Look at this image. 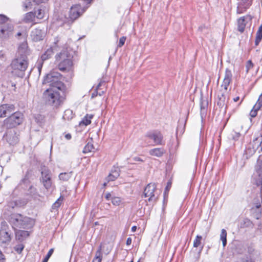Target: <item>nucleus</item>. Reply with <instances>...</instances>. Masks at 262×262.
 Listing matches in <instances>:
<instances>
[{
	"label": "nucleus",
	"mask_w": 262,
	"mask_h": 262,
	"mask_svg": "<svg viewBox=\"0 0 262 262\" xmlns=\"http://www.w3.org/2000/svg\"><path fill=\"white\" fill-rule=\"evenodd\" d=\"M252 183L256 185L258 192L256 194L255 198L253 202L252 209L255 208L258 210V212H261V203L262 202L261 191L262 188V156L260 155L257 159V164L255 166V171L254 172L252 178Z\"/></svg>",
	"instance_id": "nucleus-1"
},
{
	"label": "nucleus",
	"mask_w": 262,
	"mask_h": 262,
	"mask_svg": "<svg viewBox=\"0 0 262 262\" xmlns=\"http://www.w3.org/2000/svg\"><path fill=\"white\" fill-rule=\"evenodd\" d=\"M59 91L53 89H47L43 93V99L48 104L55 107H58L64 100V98L60 95Z\"/></svg>",
	"instance_id": "nucleus-2"
},
{
	"label": "nucleus",
	"mask_w": 262,
	"mask_h": 262,
	"mask_svg": "<svg viewBox=\"0 0 262 262\" xmlns=\"http://www.w3.org/2000/svg\"><path fill=\"white\" fill-rule=\"evenodd\" d=\"M10 222L14 228L30 229L34 225V220L19 214H12L10 219Z\"/></svg>",
	"instance_id": "nucleus-3"
},
{
	"label": "nucleus",
	"mask_w": 262,
	"mask_h": 262,
	"mask_svg": "<svg viewBox=\"0 0 262 262\" xmlns=\"http://www.w3.org/2000/svg\"><path fill=\"white\" fill-rule=\"evenodd\" d=\"M73 56L67 50L62 51L56 56V61L58 63V68L60 71L70 70L72 66Z\"/></svg>",
	"instance_id": "nucleus-4"
},
{
	"label": "nucleus",
	"mask_w": 262,
	"mask_h": 262,
	"mask_svg": "<svg viewBox=\"0 0 262 262\" xmlns=\"http://www.w3.org/2000/svg\"><path fill=\"white\" fill-rule=\"evenodd\" d=\"M28 63L26 56L16 55V58L13 59L11 63V67L12 69V73H15L18 76H23L24 72L28 67Z\"/></svg>",
	"instance_id": "nucleus-5"
},
{
	"label": "nucleus",
	"mask_w": 262,
	"mask_h": 262,
	"mask_svg": "<svg viewBox=\"0 0 262 262\" xmlns=\"http://www.w3.org/2000/svg\"><path fill=\"white\" fill-rule=\"evenodd\" d=\"M60 74L57 72H52L47 74L43 81V84H48L49 89L58 90L61 91L64 89L63 83L60 81Z\"/></svg>",
	"instance_id": "nucleus-6"
},
{
	"label": "nucleus",
	"mask_w": 262,
	"mask_h": 262,
	"mask_svg": "<svg viewBox=\"0 0 262 262\" xmlns=\"http://www.w3.org/2000/svg\"><path fill=\"white\" fill-rule=\"evenodd\" d=\"M23 116L21 113L15 112L5 120V125L7 128L14 127L22 123Z\"/></svg>",
	"instance_id": "nucleus-7"
},
{
	"label": "nucleus",
	"mask_w": 262,
	"mask_h": 262,
	"mask_svg": "<svg viewBox=\"0 0 262 262\" xmlns=\"http://www.w3.org/2000/svg\"><path fill=\"white\" fill-rule=\"evenodd\" d=\"M158 195L155 183L148 184L144 189V197L148 198V201L149 202H155L158 199Z\"/></svg>",
	"instance_id": "nucleus-8"
},
{
	"label": "nucleus",
	"mask_w": 262,
	"mask_h": 262,
	"mask_svg": "<svg viewBox=\"0 0 262 262\" xmlns=\"http://www.w3.org/2000/svg\"><path fill=\"white\" fill-rule=\"evenodd\" d=\"M88 8V6L82 7L80 4H76L71 7L69 12V17L75 20L81 16Z\"/></svg>",
	"instance_id": "nucleus-9"
},
{
	"label": "nucleus",
	"mask_w": 262,
	"mask_h": 262,
	"mask_svg": "<svg viewBox=\"0 0 262 262\" xmlns=\"http://www.w3.org/2000/svg\"><path fill=\"white\" fill-rule=\"evenodd\" d=\"M17 36H22L24 41L20 44L18 48V51L16 55L18 56H24L25 55L27 57L29 55V51L28 50V46L26 39L27 37V34L25 32H18L17 33Z\"/></svg>",
	"instance_id": "nucleus-10"
},
{
	"label": "nucleus",
	"mask_w": 262,
	"mask_h": 262,
	"mask_svg": "<svg viewBox=\"0 0 262 262\" xmlns=\"http://www.w3.org/2000/svg\"><path fill=\"white\" fill-rule=\"evenodd\" d=\"M14 26L10 23L0 25V37L6 39L10 37L13 33Z\"/></svg>",
	"instance_id": "nucleus-11"
},
{
	"label": "nucleus",
	"mask_w": 262,
	"mask_h": 262,
	"mask_svg": "<svg viewBox=\"0 0 262 262\" xmlns=\"http://www.w3.org/2000/svg\"><path fill=\"white\" fill-rule=\"evenodd\" d=\"M5 222L2 223V229L0 230V242L8 244L11 240V233L7 229Z\"/></svg>",
	"instance_id": "nucleus-12"
},
{
	"label": "nucleus",
	"mask_w": 262,
	"mask_h": 262,
	"mask_svg": "<svg viewBox=\"0 0 262 262\" xmlns=\"http://www.w3.org/2000/svg\"><path fill=\"white\" fill-rule=\"evenodd\" d=\"M146 137L154 141L155 145L163 144V136L161 133L158 131H152L148 132Z\"/></svg>",
	"instance_id": "nucleus-13"
},
{
	"label": "nucleus",
	"mask_w": 262,
	"mask_h": 262,
	"mask_svg": "<svg viewBox=\"0 0 262 262\" xmlns=\"http://www.w3.org/2000/svg\"><path fill=\"white\" fill-rule=\"evenodd\" d=\"M4 137L10 144H14L17 142L18 138L14 130H8Z\"/></svg>",
	"instance_id": "nucleus-14"
},
{
	"label": "nucleus",
	"mask_w": 262,
	"mask_h": 262,
	"mask_svg": "<svg viewBox=\"0 0 262 262\" xmlns=\"http://www.w3.org/2000/svg\"><path fill=\"white\" fill-rule=\"evenodd\" d=\"M45 31L39 28H35L31 31V36L34 41H38L42 40L45 36Z\"/></svg>",
	"instance_id": "nucleus-15"
},
{
	"label": "nucleus",
	"mask_w": 262,
	"mask_h": 262,
	"mask_svg": "<svg viewBox=\"0 0 262 262\" xmlns=\"http://www.w3.org/2000/svg\"><path fill=\"white\" fill-rule=\"evenodd\" d=\"M14 111V106L13 104H3L0 106V118H3L7 115L11 114Z\"/></svg>",
	"instance_id": "nucleus-16"
},
{
	"label": "nucleus",
	"mask_w": 262,
	"mask_h": 262,
	"mask_svg": "<svg viewBox=\"0 0 262 262\" xmlns=\"http://www.w3.org/2000/svg\"><path fill=\"white\" fill-rule=\"evenodd\" d=\"M232 77V74L231 71L227 69L226 70L225 77L221 85V86L226 91L228 90V86L231 81Z\"/></svg>",
	"instance_id": "nucleus-17"
},
{
	"label": "nucleus",
	"mask_w": 262,
	"mask_h": 262,
	"mask_svg": "<svg viewBox=\"0 0 262 262\" xmlns=\"http://www.w3.org/2000/svg\"><path fill=\"white\" fill-rule=\"evenodd\" d=\"M29 235V233L27 231L18 230L16 232V238L20 241H23Z\"/></svg>",
	"instance_id": "nucleus-18"
},
{
	"label": "nucleus",
	"mask_w": 262,
	"mask_h": 262,
	"mask_svg": "<svg viewBox=\"0 0 262 262\" xmlns=\"http://www.w3.org/2000/svg\"><path fill=\"white\" fill-rule=\"evenodd\" d=\"M149 153L151 156L160 157L164 154V149L162 148H155L150 149Z\"/></svg>",
	"instance_id": "nucleus-19"
},
{
	"label": "nucleus",
	"mask_w": 262,
	"mask_h": 262,
	"mask_svg": "<svg viewBox=\"0 0 262 262\" xmlns=\"http://www.w3.org/2000/svg\"><path fill=\"white\" fill-rule=\"evenodd\" d=\"M207 107V102L201 100L200 102V115L202 118L206 116Z\"/></svg>",
	"instance_id": "nucleus-20"
},
{
	"label": "nucleus",
	"mask_w": 262,
	"mask_h": 262,
	"mask_svg": "<svg viewBox=\"0 0 262 262\" xmlns=\"http://www.w3.org/2000/svg\"><path fill=\"white\" fill-rule=\"evenodd\" d=\"M228 98H227L226 95L224 94H222L221 96L219 97V100L217 102V105L221 107H223L225 106L226 107V103L228 102Z\"/></svg>",
	"instance_id": "nucleus-21"
},
{
	"label": "nucleus",
	"mask_w": 262,
	"mask_h": 262,
	"mask_svg": "<svg viewBox=\"0 0 262 262\" xmlns=\"http://www.w3.org/2000/svg\"><path fill=\"white\" fill-rule=\"evenodd\" d=\"M53 55V51L51 48L48 49L41 56L40 59L42 61H45L50 58Z\"/></svg>",
	"instance_id": "nucleus-22"
},
{
	"label": "nucleus",
	"mask_w": 262,
	"mask_h": 262,
	"mask_svg": "<svg viewBox=\"0 0 262 262\" xmlns=\"http://www.w3.org/2000/svg\"><path fill=\"white\" fill-rule=\"evenodd\" d=\"M202 239V236L199 235H197L196 236L195 238L194 239L193 243V246L194 248H198L201 247V249L200 251H201L203 249V246H201V241Z\"/></svg>",
	"instance_id": "nucleus-23"
},
{
	"label": "nucleus",
	"mask_w": 262,
	"mask_h": 262,
	"mask_svg": "<svg viewBox=\"0 0 262 262\" xmlns=\"http://www.w3.org/2000/svg\"><path fill=\"white\" fill-rule=\"evenodd\" d=\"M35 14L34 12H30L25 14L24 20L26 23L31 22L34 20Z\"/></svg>",
	"instance_id": "nucleus-24"
},
{
	"label": "nucleus",
	"mask_w": 262,
	"mask_h": 262,
	"mask_svg": "<svg viewBox=\"0 0 262 262\" xmlns=\"http://www.w3.org/2000/svg\"><path fill=\"white\" fill-rule=\"evenodd\" d=\"M93 115H88L87 114L82 119V120L80 122V124H83L85 126L89 125L91 123V119L93 118Z\"/></svg>",
	"instance_id": "nucleus-25"
},
{
	"label": "nucleus",
	"mask_w": 262,
	"mask_h": 262,
	"mask_svg": "<svg viewBox=\"0 0 262 262\" xmlns=\"http://www.w3.org/2000/svg\"><path fill=\"white\" fill-rule=\"evenodd\" d=\"M74 117V114L71 110H66L63 115V118L64 120H70Z\"/></svg>",
	"instance_id": "nucleus-26"
},
{
	"label": "nucleus",
	"mask_w": 262,
	"mask_h": 262,
	"mask_svg": "<svg viewBox=\"0 0 262 262\" xmlns=\"http://www.w3.org/2000/svg\"><path fill=\"white\" fill-rule=\"evenodd\" d=\"M220 240L222 242L223 247H225L227 244V232L224 229L221 230Z\"/></svg>",
	"instance_id": "nucleus-27"
},
{
	"label": "nucleus",
	"mask_w": 262,
	"mask_h": 262,
	"mask_svg": "<svg viewBox=\"0 0 262 262\" xmlns=\"http://www.w3.org/2000/svg\"><path fill=\"white\" fill-rule=\"evenodd\" d=\"M72 172H63L61 173L59 175V178L60 180L63 181H67L71 177Z\"/></svg>",
	"instance_id": "nucleus-28"
},
{
	"label": "nucleus",
	"mask_w": 262,
	"mask_h": 262,
	"mask_svg": "<svg viewBox=\"0 0 262 262\" xmlns=\"http://www.w3.org/2000/svg\"><path fill=\"white\" fill-rule=\"evenodd\" d=\"M35 17L38 19H42L43 18L45 15V11L44 10L39 8L34 12Z\"/></svg>",
	"instance_id": "nucleus-29"
},
{
	"label": "nucleus",
	"mask_w": 262,
	"mask_h": 262,
	"mask_svg": "<svg viewBox=\"0 0 262 262\" xmlns=\"http://www.w3.org/2000/svg\"><path fill=\"white\" fill-rule=\"evenodd\" d=\"M106 246V244H101L100 245L98 249L96 252L95 257L102 258V250L105 248Z\"/></svg>",
	"instance_id": "nucleus-30"
},
{
	"label": "nucleus",
	"mask_w": 262,
	"mask_h": 262,
	"mask_svg": "<svg viewBox=\"0 0 262 262\" xmlns=\"http://www.w3.org/2000/svg\"><path fill=\"white\" fill-rule=\"evenodd\" d=\"M94 146L92 143L89 142L87 144L84 146L83 149V152L84 154H87L92 151L94 149Z\"/></svg>",
	"instance_id": "nucleus-31"
},
{
	"label": "nucleus",
	"mask_w": 262,
	"mask_h": 262,
	"mask_svg": "<svg viewBox=\"0 0 262 262\" xmlns=\"http://www.w3.org/2000/svg\"><path fill=\"white\" fill-rule=\"evenodd\" d=\"M120 174L118 170H115L113 171L112 173H110V175L107 177V180L108 181H114L119 176Z\"/></svg>",
	"instance_id": "nucleus-32"
},
{
	"label": "nucleus",
	"mask_w": 262,
	"mask_h": 262,
	"mask_svg": "<svg viewBox=\"0 0 262 262\" xmlns=\"http://www.w3.org/2000/svg\"><path fill=\"white\" fill-rule=\"evenodd\" d=\"M42 182L48 180H51V174L49 170H44L41 172Z\"/></svg>",
	"instance_id": "nucleus-33"
},
{
	"label": "nucleus",
	"mask_w": 262,
	"mask_h": 262,
	"mask_svg": "<svg viewBox=\"0 0 262 262\" xmlns=\"http://www.w3.org/2000/svg\"><path fill=\"white\" fill-rule=\"evenodd\" d=\"M241 134L238 132H236L235 131H232L230 136L229 138L232 139L234 141H237L239 139V137H241Z\"/></svg>",
	"instance_id": "nucleus-34"
},
{
	"label": "nucleus",
	"mask_w": 262,
	"mask_h": 262,
	"mask_svg": "<svg viewBox=\"0 0 262 262\" xmlns=\"http://www.w3.org/2000/svg\"><path fill=\"white\" fill-rule=\"evenodd\" d=\"M122 200L121 198L117 196L112 198V203L114 205L119 206L122 204Z\"/></svg>",
	"instance_id": "nucleus-35"
},
{
	"label": "nucleus",
	"mask_w": 262,
	"mask_h": 262,
	"mask_svg": "<svg viewBox=\"0 0 262 262\" xmlns=\"http://www.w3.org/2000/svg\"><path fill=\"white\" fill-rule=\"evenodd\" d=\"M262 39V33L257 31L255 40V45L258 46Z\"/></svg>",
	"instance_id": "nucleus-36"
},
{
	"label": "nucleus",
	"mask_w": 262,
	"mask_h": 262,
	"mask_svg": "<svg viewBox=\"0 0 262 262\" xmlns=\"http://www.w3.org/2000/svg\"><path fill=\"white\" fill-rule=\"evenodd\" d=\"M9 18L4 14H0V25L9 23Z\"/></svg>",
	"instance_id": "nucleus-37"
},
{
	"label": "nucleus",
	"mask_w": 262,
	"mask_h": 262,
	"mask_svg": "<svg viewBox=\"0 0 262 262\" xmlns=\"http://www.w3.org/2000/svg\"><path fill=\"white\" fill-rule=\"evenodd\" d=\"M24 245L22 244H18L17 245H16L14 247V249L15 250V251L18 254H20L21 253L22 251L23 250V249H24Z\"/></svg>",
	"instance_id": "nucleus-38"
},
{
	"label": "nucleus",
	"mask_w": 262,
	"mask_h": 262,
	"mask_svg": "<svg viewBox=\"0 0 262 262\" xmlns=\"http://www.w3.org/2000/svg\"><path fill=\"white\" fill-rule=\"evenodd\" d=\"M53 253V249H51L49 251V252H48V253L46 255V256L43 258V259L42 262H48L49 259L50 258V257H51V256L52 255Z\"/></svg>",
	"instance_id": "nucleus-39"
},
{
	"label": "nucleus",
	"mask_w": 262,
	"mask_h": 262,
	"mask_svg": "<svg viewBox=\"0 0 262 262\" xmlns=\"http://www.w3.org/2000/svg\"><path fill=\"white\" fill-rule=\"evenodd\" d=\"M42 182H43L44 186L45 187V188L47 189H49L51 187V185H52L51 179L43 181Z\"/></svg>",
	"instance_id": "nucleus-40"
},
{
	"label": "nucleus",
	"mask_w": 262,
	"mask_h": 262,
	"mask_svg": "<svg viewBox=\"0 0 262 262\" xmlns=\"http://www.w3.org/2000/svg\"><path fill=\"white\" fill-rule=\"evenodd\" d=\"M43 61H42L41 59L40 60H38V61H37L36 67H37L38 71L39 73H40V72H41V68L42 67Z\"/></svg>",
	"instance_id": "nucleus-41"
},
{
	"label": "nucleus",
	"mask_w": 262,
	"mask_h": 262,
	"mask_svg": "<svg viewBox=\"0 0 262 262\" xmlns=\"http://www.w3.org/2000/svg\"><path fill=\"white\" fill-rule=\"evenodd\" d=\"M31 2H25L23 4V7L25 11H27L28 9H31Z\"/></svg>",
	"instance_id": "nucleus-42"
},
{
	"label": "nucleus",
	"mask_w": 262,
	"mask_h": 262,
	"mask_svg": "<svg viewBox=\"0 0 262 262\" xmlns=\"http://www.w3.org/2000/svg\"><path fill=\"white\" fill-rule=\"evenodd\" d=\"M61 204L60 198L58 199L53 205L52 208L53 209L58 208Z\"/></svg>",
	"instance_id": "nucleus-43"
},
{
	"label": "nucleus",
	"mask_w": 262,
	"mask_h": 262,
	"mask_svg": "<svg viewBox=\"0 0 262 262\" xmlns=\"http://www.w3.org/2000/svg\"><path fill=\"white\" fill-rule=\"evenodd\" d=\"M126 40V37L123 36L121 37L119 39V44L118 45V47H121L123 46L125 43V41Z\"/></svg>",
	"instance_id": "nucleus-44"
},
{
	"label": "nucleus",
	"mask_w": 262,
	"mask_h": 262,
	"mask_svg": "<svg viewBox=\"0 0 262 262\" xmlns=\"http://www.w3.org/2000/svg\"><path fill=\"white\" fill-rule=\"evenodd\" d=\"M112 197L113 196H112L111 194L110 193H109V192L106 193L105 195V199L107 200H112Z\"/></svg>",
	"instance_id": "nucleus-45"
},
{
	"label": "nucleus",
	"mask_w": 262,
	"mask_h": 262,
	"mask_svg": "<svg viewBox=\"0 0 262 262\" xmlns=\"http://www.w3.org/2000/svg\"><path fill=\"white\" fill-rule=\"evenodd\" d=\"M171 182H168L167 183V186H166V188H165V192H164V193H165V194L166 193V191H168V190H169V188L171 187Z\"/></svg>",
	"instance_id": "nucleus-46"
},
{
	"label": "nucleus",
	"mask_w": 262,
	"mask_h": 262,
	"mask_svg": "<svg viewBox=\"0 0 262 262\" xmlns=\"http://www.w3.org/2000/svg\"><path fill=\"white\" fill-rule=\"evenodd\" d=\"M102 258L94 257L92 262H101Z\"/></svg>",
	"instance_id": "nucleus-47"
},
{
	"label": "nucleus",
	"mask_w": 262,
	"mask_h": 262,
	"mask_svg": "<svg viewBox=\"0 0 262 262\" xmlns=\"http://www.w3.org/2000/svg\"><path fill=\"white\" fill-rule=\"evenodd\" d=\"M132 239L130 237H128L126 239V244L127 245H130L132 243Z\"/></svg>",
	"instance_id": "nucleus-48"
},
{
	"label": "nucleus",
	"mask_w": 262,
	"mask_h": 262,
	"mask_svg": "<svg viewBox=\"0 0 262 262\" xmlns=\"http://www.w3.org/2000/svg\"><path fill=\"white\" fill-rule=\"evenodd\" d=\"M133 160L135 161H141V162H143V160H142L140 158L138 157H135L133 158Z\"/></svg>",
	"instance_id": "nucleus-49"
},
{
	"label": "nucleus",
	"mask_w": 262,
	"mask_h": 262,
	"mask_svg": "<svg viewBox=\"0 0 262 262\" xmlns=\"http://www.w3.org/2000/svg\"><path fill=\"white\" fill-rule=\"evenodd\" d=\"M47 0H34V2L36 4H39V3H45Z\"/></svg>",
	"instance_id": "nucleus-50"
},
{
	"label": "nucleus",
	"mask_w": 262,
	"mask_h": 262,
	"mask_svg": "<svg viewBox=\"0 0 262 262\" xmlns=\"http://www.w3.org/2000/svg\"><path fill=\"white\" fill-rule=\"evenodd\" d=\"M64 137L66 139L68 140H70L72 138L71 135L70 134H67L66 135H65Z\"/></svg>",
	"instance_id": "nucleus-51"
},
{
	"label": "nucleus",
	"mask_w": 262,
	"mask_h": 262,
	"mask_svg": "<svg viewBox=\"0 0 262 262\" xmlns=\"http://www.w3.org/2000/svg\"><path fill=\"white\" fill-rule=\"evenodd\" d=\"M5 259V256L2 254V252L0 251V262H1V260H4Z\"/></svg>",
	"instance_id": "nucleus-52"
},
{
	"label": "nucleus",
	"mask_w": 262,
	"mask_h": 262,
	"mask_svg": "<svg viewBox=\"0 0 262 262\" xmlns=\"http://www.w3.org/2000/svg\"><path fill=\"white\" fill-rule=\"evenodd\" d=\"M244 262H254L251 257H247Z\"/></svg>",
	"instance_id": "nucleus-53"
},
{
	"label": "nucleus",
	"mask_w": 262,
	"mask_h": 262,
	"mask_svg": "<svg viewBox=\"0 0 262 262\" xmlns=\"http://www.w3.org/2000/svg\"><path fill=\"white\" fill-rule=\"evenodd\" d=\"M103 84H104V82H103V81H101L99 82V83L98 84V85H97V88H96V90H98L99 88Z\"/></svg>",
	"instance_id": "nucleus-54"
},
{
	"label": "nucleus",
	"mask_w": 262,
	"mask_h": 262,
	"mask_svg": "<svg viewBox=\"0 0 262 262\" xmlns=\"http://www.w3.org/2000/svg\"><path fill=\"white\" fill-rule=\"evenodd\" d=\"M111 250H112V248L111 247H108V246H107L106 254L109 253L110 252V251H111Z\"/></svg>",
	"instance_id": "nucleus-55"
},
{
	"label": "nucleus",
	"mask_w": 262,
	"mask_h": 262,
	"mask_svg": "<svg viewBox=\"0 0 262 262\" xmlns=\"http://www.w3.org/2000/svg\"><path fill=\"white\" fill-rule=\"evenodd\" d=\"M247 66H249V67H252L253 66V63L252 62H251V60H249L248 61V65Z\"/></svg>",
	"instance_id": "nucleus-56"
},
{
	"label": "nucleus",
	"mask_w": 262,
	"mask_h": 262,
	"mask_svg": "<svg viewBox=\"0 0 262 262\" xmlns=\"http://www.w3.org/2000/svg\"><path fill=\"white\" fill-rule=\"evenodd\" d=\"M238 30L241 32H243L244 30V27L240 26Z\"/></svg>",
	"instance_id": "nucleus-57"
},
{
	"label": "nucleus",
	"mask_w": 262,
	"mask_h": 262,
	"mask_svg": "<svg viewBox=\"0 0 262 262\" xmlns=\"http://www.w3.org/2000/svg\"><path fill=\"white\" fill-rule=\"evenodd\" d=\"M137 230V227L134 226L132 227V231L133 232H135Z\"/></svg>",
	"instance_id": "nucleus-58"
},
{
	"label": "nucleus",
	"mask_w": 262,
	"mask_h": 262,
	"mask_svg": "<svg viewBox=\"0 0 262 262\" xmlns=\"http://www.w3.org/2000/svg\"><path fill=\"white\" fill-rule=\"evenodd\" d=\"M258 32L262 33V24L260 26L257 31Z\"/></svg>",
	"instance_id": "nucleus-59"
},
{
	"label": "nucleus",
	"mask_w": 262,
	"mask_h": 262,
	"mask_svg": "<svg viewBox=\"0 0 262 262\" xmlns=\"http://www.w3.org/2000/svg\"><path fill=\"white\" fill-rule=\"evenodd\" d=\"M239 99V97L238 96V97H236L235 98H233V101L234 102H237V101H238Z\"/></svg>",
	"instance_id": "nucleus-60"
},
{
	"label": "nucleus",
	"mask_w": 262,
	"mask_h": 262,
	"mask_svg": "<svg viewBox=\"0 0 262 262\" xmlns=\"http://www.w3.org/2000/svg\"><path fill=\"white\" fill-rule=\"evenodd\" d=\"M98 94V92H96V93H93L92 95V98H94V97H95Z\"/></svg>",
	"instance_id": "nucleus-61"
},
{
	"label": "nucleus",
	"mask_w": 262,
	"mask_h": 262,
	"mask_svg": "<svg viewBox=\"0 0 262 262\" xmlns=\"http://www.w3.org/2000/svg\"><path fill=\"white\" fill-rule=\"evenodd\" d=\"M241 21H242V22L244 21V18L239 19L238 23H239Z\"/></svg>",
	"instance_id": "nucleus-62"
},
{
	"label": "nucleus",
	"mask_w": 262,
	"mask_h": 262,
	"mask_svg": "<svg viewBox=\"0 0 262 262\" xmlns=\"http://www.w3.org/2000/svg\"><path fill=\"white\" fill-rule=\"evenodd\" d=\"M103 93V91H102L101 93L99 92V95L101 96Z\"/></svg>",
	"instance_id": "nucleus-63"
},
{
	"label": "nucleus",
	"mask_w": 262,
	"mask_h": 262,
	"mask_svg": "<svg viewBox=\"0 0 262 262\" xmlns=\"http://www.w3.org/2000/svg\"><path fill=\"white\" fill-rule=\"evenodd\" d=\"M260 150L262 151V146H261V147Z\"/></svg>",
	"instance_id": "nucleus-64"
}]
</instances>
